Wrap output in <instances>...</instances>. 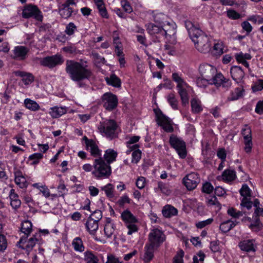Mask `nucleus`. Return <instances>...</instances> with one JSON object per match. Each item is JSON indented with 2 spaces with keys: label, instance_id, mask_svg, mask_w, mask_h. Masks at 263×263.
<instances>
[{
  "label": "nucleus",
  "instance_id": "1",
  "mask_svg": "<svg viewBox=\"0 0 263 263\" xmlns=\"http://www.w3.org/2000/svg\"><path fill=\"white\" fill-rule=\"evenodd\" d=\"M65 65V71L69 78L77 82L80 87H85V82L89 81L93 76L91 69L86 64L82 62L68 60Z\"/></svg>",
  "mask_w": 263,
  "mask_h": 263
},
{
  "label": "nucleus",
  "instance_id": "2",
  "mask_svg": "<svg viewBox=\"0 0 263 263\" xmlns=\"http://www.w3.org/2000/svg\"><path fill=\"white\" fill-rule=\"evenodd\" d=\"M189 36L194 43L196 48L200 52L207 53L211 49V44L208 36L192 22L186 20L184 22Z\"/></svg>",
  "mask_w": 263,
  "mask_h": 263
},
{
  "label": "nucleus",
  "instance_id": "3",
  "mask_svg": "<svg viewBox=\"0 0 263 263\" xmlns=\"http://www.w3.org/2000/svg\"><path fill=\"white\" fill-rule=\"evenodd\" d=\"M199 71L201 77L211 80V85L214 84L217 87H221L226 90H228L231 87V81L226 78L221 73H217L216 68L211 65H201L199 67Z\"/></svg>",
  "mask_w": 263,
  "mask_h": 263
},
{
  "label": "nucleus",
  "instance_id": "4",
  "mask_svg": "<svg viewBox=\"0 0 263 263\" xmlns=\"http://www.w3.org/2000/svg\"><path fill=\"white\" fill-rule=\"evenodd\" d=\"M91 173L97 179L108 178L111 174V168L109 164L105 162L103 158L94 159L93 170Z\"/></svg>",
  "mask_w": 263,
  "mask_h": 263
},
{
  "label": "nucleus",
  "instance_id": "5",
  "mask_svg": "<svg viewBox=\"0 0 263 263\" xmlns=\"http://www.w3.org/2000/svg\"><path fill=\"white\" fill-rule=\"evenodd\" d=\"M173 80L177 83V88L183 105L189 103V97L186 88L189 87L188 84L179 76L177 73L172 74Z\"/></svg>",
  "mask_w": 263,
  "mask_h": 263
},
{
  "label": "nucleus",
  "instance_id": "6",
  "mask_svg": "<svg viewBox=\"0 0 263 263\" xmlns=\"http://www.w3.org/2000/svg\"><path fill=\"white\" fill-rule=\"evenodd\" d=\"M117 128V124L113 120H106L102 122H100L98 126V129L100 132L110 139L117 136L116 134Z\"/></svg>",
  "mask_w": 263,
  "mask_h": 263
},
{
  "label": "nucleus",
  "instance_id": "7",
  "mask_svg": "<svg viewBox=\"0 0 263 263\" xmlns=\"http://www.w3.org/2000/svg\"><path fill=\"white\" fill-rule=\"evenodd\" d=\"M121 217L128 229V235H132L138 231V228L136 224L138 220L129 210L124 211L121 214Z\"/></svg>",
  "mask_w": 263,
  "mask_h": 263
},
{
  "label": "nucleus",
  "instance_id": "8",
  "mask_svg": "<svg viewBox=\"0 0 263 263\" xmlns=\"http://www.w3.org/2000/svg\"><path fill=\"white\" fill-rule=\"evenodd\" d=\"M22 14V17L24 18L33 17L35 20L40 22H42L43 18L42 12L38 7L31 4L24 6Z\"/></svg>",
  "mask_w": 263,
  "mask_h": 263
},
{
  "label": "nucleus",
  "instance_id": "9",
  "mask_svg": "<svg viewBox=\"0 0 263 263\" xmlns=\"http://www.w3.org/2000/svg\"><path fill=\"white\" fill-rule=\"evenodd\" d=\"M170 143L171 146L177 151L180 158L183 159L186 157V145L181 139L174 135H172L170 137Z\"/></svg>",
  "mask_w": 263,
  "mask_h": 263
},
{
  "label": "nucleus",
  "instance_id": "10",
  "mask_svg": "<svg viewBox=\"0 0 263 263\" xmlns=\"http://www.w3.org/2000/svg\"><path fill=\"white\" fill-rule=\"evenodd\" d=\"M146 29L148 33L151 35L159 34L171 36L175 33V30L173 27L171 30H166L165 28H163V27L153 23L147 24L146 25Z\"/></svg>",
  "mask_w": 263,
  "mask_h": 263
},
{
  "label": "nucleus",
  "instance_id": "11",
  "mask_svg": "<svg viewBox=\"0 0 263 263\" xmlns=\"http://www.w3.org/2000/svg\"><path fill=\"white\" fill-rule=\"evenodd\" d=\"M64 62L62 57L60 54H55L51 56H47L42 59L40 63L41 65L53 68L58 65H61Z\"/></svg>",
  "mask_w": 263,
  "mask_h": 263
},
{
  "label": "nucleus",
  "instance_id": "12",
  "mask_svg": "<svg viewBox=\"0 0 263 263\" xmlns=\"http://www.w3.org/2000/svg\"><path fill=\"white\" fill-rule=\"evenodd\" d=\"M200 182L199 174L192 172L186 175L182 179V182L189 191L194 190Z\"/></svg>",
  "mask_w": 263,
  "mask_h": 263
},
{
  "label": "nucleus",
  "instance_id": "13",
  "mask_svg": "<svg viewBox=\"0 0 263 263\" xmlns=\"http://www.w3.org/2000/svg\"><path fill=\"white\" fill-rule=\"evenodd\" d=\"M165 240L163 232L158 229L153 230L148 235V245L158 247Z\"/></svg>",
  "mask_w": 263,
  "mask_h": 263
},
{
  "label": "nucleus",
  "instance_id": "14",
  "mask_svg": "<svg viewBox=\"0 0 263 263\" xmlns=\"http://www.w3.org/2000/svg\"><path fill=\"white\" fill-rule=\"evenodd\" d=\"M103 106L109 111L114 109L118 105L117 97L110 92L104 93L102 97Z\"/></svg>",
  "mask_w": 263,
  "mask_h": 263
},
{
  "label": "nucleus",
  "instance_id": "15",
  "mask_svg": "<svg viewBox=\"0 0 263 263\" xmlns=\"http://www.w3.org/2000/svg\"><path fill=\"white\" fill-rule=\"evenodd\" d=\"M156 117L157 123L165 132L172 133L174 131V128L172 125L171 119L165 116L161 111L156 113Z\"/></svg>",
  "mask_w": 263,
  "mask_h": 263
},
{
  "label": "nucleus",
  "instance_id": "16",
  "mask_svg": "<svg viewBox=\"0 0 263 263\" xmlns=\"http://www.w3.org/2000/svg\"><path fill=\"white\" fill-rule=\"evenodd\" d=\"M29 49L24 46H17L14 47L12 50V57L16 60H24L26 58Z\"/></svg>",
  "mask_w": 263,
  "mask_h": 263
},
{
  "label": "nucleus",
  "instance_id": "17",
  "mask_svg": "<svg viewBox=\"0 0 263 263\" xmlns=\"http://www.w3.org/2000/svg\"><path fill=\"white\" fill-rule=\"evenodd\" d=\"M21 232L23 233L25 236H22L19 241L18 243H24L26 242V238H27L30 233L32 230V223L29 220H25L22 222L21 224Z\"/></svg>",
  "mask_w": 263,
  "mask_h": 263
},
{
  "label": "nucleus",
  "instance_id": "18",
  "mask_svg": "<svg viewBox=\"0 0 263 263\" xmlns=\"http://www.w3.org/2000/svg\"><path fill=\"white\" fill-rule=\"evenodd\" d=\"M236 178V172L233 170L227 169L224 170L222 175L218 176L216 179L218 181L222 180L228 183L234 181Z\"/></svg>",
  "mask_w": 263,
  "mask_h": 263
},
{
  "label": "nucleus",
  "instance_id": "19",
  "mask_svg": "<svg viewBox=\"0 0 263 263\" xmlns=\"http://www.w3.org/2000/svg\"><path fill=\"white\" fill-rule=\"evenodd\" d=\"M37 235V234L33 235V236L30 238L28 240H27V238H26V242L24 243H18V245H19L18 247L22 249L26 250V251L28 252V254H29L38 241V239L36 238Z\"/></svg>",
  "mask_w": 263,
  "mask_h": 263
},
{
  "label": "nucleus",
  "instance_id": "20",
  "mask_svg": "<svg viewBox=\"0 0 263 263\" xmlns=\"http://www.w3.org/2000/svg\"><path fill=\"white\" fill-rule=\"evenodd\" d=\"M230 73L233 79L238 82L242 80L245 76V72L241 67L238 66H233L231 67Z\"/></svg>",
  "mask_w": 263,
  "mask_h": 263
},
{
  "label": "nucleus",
  "instance_id": "21",
  "mask_svg": "<svg viewBox=\"0 0 263 263\" xmlns=\"http://www.w3.org/2000/svg\"><path fill=\"white\" fill-rule=\"evenodd\" d=\"M118 156V153L113 149L109 148L105 151L104 154L102 157L106 163L110 164L116 160Z\"/></svg>",
  "mask_w": 263,
  "mask_h": 263
},
{
  "label": "nucleus",
  "instance_id": "22",
  "mask_svg": "<svg viewBox=\"0 0 263 263\" xmlns=\"http://www.w3.org/2000/svg\"><path fill=\"white\" fill-rule=\"evenodd\" d=\"M235 58L238 63L242 64L247 68L249 67V64L247 62V60H250L252 58L250 54L248 53H244L242 52H240L239 53H235Z\"/></svg>",
  "mask_w": 263,
  "mask_h": 263
},
{
  "label": "nucleus",
  "instance_id": "23",
  "mask_svg": "<svg viewBox=\"0 0 263 263\" xmlns=\"http://www.w3.org/2000/svg\"><path fill=\"white\" fill-rule=\"evenodd\" d=\"M16 76L20 77L25 85H28L31 83L34 80L33 76L30 73H27L22 71H14Z\"/></svg>",
  "mask_w": 263,
  "mask_h": 263
},
{
  "label": "nucleus",
  "instance_id": "24",
  "mask_svg": "<svg viewBox=\"0 0 263 263\" xmlns=\"http://www.w3.org/2000/svg\"><path fill=\"white\" fill-rule=\"evenodd\" d=\"M87 150L90 152L91 155L95 159L102 158L101 151L99 148L95 141H93L92 143L87 146Z\"/></svg>",
  "mask_w": 263,
  "mask_h": 263
},
{
  "label": "nucleus",
  "instance_id": "25",
  "mask_svg": "<svg viewBox=\"0 0 263 263\" xmlns=\"http://www.w3.org/2000/svg\"><path fill=\"white\" fill-rule=\"evenodd\" d=\"M67 112V108L65 107L54 106L50 108L49 114L53 118H58Z\"/></svg>",
  "mask_w": 263,
  "mask_h": 263
},
{
  "label": "nucleus",
  "instance_id": "26",
  "mask_svg": "<svg viewBox=\"0 0 263 263\" xmlns=\"http://www.w3.org/2000/svg\"><path fill=\"white\" fill-rule=\"evenodd\" d=\"M155 247L146 243L145 246V253L143 260L145 262H149L154 257V248Z\"/></svg>",
  "mask_w": 263,
  "mask_h": 263
},
{
  "label": "nucleus",
  "instance_id": "27",
  "mask_svg": "<svg viewBox=\"0 0 263 263\" xmlns=\"http://www.w3.org/2000/svg\"><path fill=\"white\" fill-rule=\"evenodd\" d=\"M9 197L10 199V204L14 209H17L21 204V201L18 199V196L15 193L14 190H10Z\"/></svg>",
  "mask_w": 263,
  "mask_h": 263
},
{
  "label": "nucleus",
  "instance_id": "28",
  "mask_svg": "<svg viewBox=\"0 0 263 263\" xmlns=\"http://www.w3.org/2000/svg\"><path fill=\"white\" fill-rule=\"evenodd\" d=\"M98 222L91 217H88L85 224L87 230L91 235L95 234L98 229Z\"/></svg>",
  "mask_w": 263,
  "mask_h": 263
},
{
  "label": "nucleus",
  "instance_id": "29",
  "mask_svg": "<svg viewBox=\"0 0 263 263\" xmlns=\"http://www.w3.org/2000/svg\"><path fill=\"white\" fill-rule=\"evenodd\" d=\"M238 223V222L236 221V220L234 221L230 220H227L220 224L219 229L223 233H226L231 230Z\"/></svg>",
  "mask_w": 263,
  "mask_h": 263
},
{
  "label": "nucleus",
  "instance_id": "30",
  "mask_svg": "<svg viewBox=\"0 0 263 263\" xmlns=\"http://www.w3.org/2000/svg\"><path fill=\"white\" fill-rule=\"evenodd\" d=\"M162 214L165 217L169 218L176 215L178 213L177 210L171 205H166L162 211Z\"/></svg>",
  "mask_w": 263,
  "mask_h": 263
},
{
  "label": "nucleus",
  "instance_id": "31",
  "mask_svg": "<svg viewBox=\"0 0 263 263\" xmlns=\"http://www.w3.org/2000/svg\"><path fill=\"white\" fill-rule=\"evenodd\" d=\"M139 145L138 144H133L132 145V149L129 151V152L131 151H133L132 153V162L133 163H137L141 159V152L138 149Z\"/></svg>",
  "mask_w": 263,
  "mask_h": 263
},
{
  "label": "nucleus",
  "instance_id": "32",
  "mask_svg": "<svg viewBox=\"0 0 263 263\" xmlns=\"http://www.w3.org/2000/svg\"><path fill=\"white\" fill-rule=\"evenodd\" d=\"M243 89L240 87L235 88L231 92L230 96L228 97V101L237 100L243 96Z\"/></svg>",
  "mask_w": 263,
  "mask_h": 263
},
{
  "label": "nucleus",
  "instance_id": "33",
  "mask_svg": "<svg viewBox=\"0 0 263 263\" xmlns=\"http://www.w3.org/2000/svg\"><path fill=\"white\" fill-rule=\"evenodd\" d=\"M15 182L21 188L27 187V181L26 178L22 175L20 172H17L15 173Z\"/></svg>",
  "mask_w": 263,
  "mask_h": 263
},
{
  "label": "nucleus",
  "instance_id": "34",
  "mask_svg": "<svg viewBox=\"0 0 263 263\" xmlns=\"http://www.w3.org/2000/svg\"><path fill=\"white\" fill-rule=\"evenodd\" d=\"M191 104L192 111L195 114L200 112L203 108L201 101L196 98H193L191 101Z\"/></svg>",
  "mask_w": 263,
  "mask_h": 263
},
{
  "label": "nucleus",
  "instance_id": "35",
  "mask_svg": "<svg viewBox=\"0 0 263 263\" xmlns=\"http://www.w3.org/2000/svg\"><path fill=\"white\" fill-rule=\"evenodd\" d=\"M240 249L246 252L255 251L254 245L252 240H246L239 243Z\"/></svg>",
  "mask_w": 263,
  "mask_h": 263
},
{
  "label": "nucleus",
  "instance_id": "36",
  "mask_svg": "<svg viewBox=\"0 0 263 263\" xmlns=\"http://www.w3.org/2000/svg\"><path fill=\"white\" fill-rule=\"evenodd\" d=\"M84 259L87 263H101L99 258L91 251H86L84 253Z\"/></svg>",
  "mask_w": 263,
  "mask_h": 263
},
{
  "label": "nucleus",
  "instance_id": "37",
  "mask_svg": "<svg viewBox=\"0 0 263 263\" xmlns=\"http://www.w3.org/2000/svg\"><path fill=\"white\" fill-rule=\"evenodd\" d=\"M73 12L72 9L71 7H68L64 5H62L61 8L59 9V13L60 15L64 18H68L71 16Z\"/></svg>",
  "mask_w": 263,
  "mask_h": 263
},
{
  "label": "nucleus",
  "instance_id": "38",
  "mask_svg": "<svg viewBox=\"0 0 263 263\" xmlns=\"http://www.w3.org/2000/svg\"><path fill=\"white\" fill-rule=\"evenodd\" d=\"M72 245L75 251L80 252L84 251L85 247L80 237L75 238L72 241Z\"/></svg>",
  "mask_w": 263,
  "mask_h": 263
},
{
  "label": "nucleus",
  "instance_id": "39",
  "mask_svg": "<svg viewBox=\"0 0 263 263\" xmlns=\"http://www.w3.org/2000/svg\"><path fill=\"white\" fill-rule=\"evenodd\" d=\"M97 6L100 15L104 18H108L107 11L105 8L103 0H93Z\"/></svg>",
  "mask_w": 263,
  "mask_h": 263
},
{
  "label": "nucleus",
  "instance_id": "40",
  "mask_svg": "<svg viewBox=\"0 0 263 263\" xmlns=\"http://www.w3.org/2000/svg\"><path fill=\"white\" fill-rule=\"evenodd\" d=\"M24 104L26 108L32 111L37 110L40 108V106L35 101L29 99H25Z\"/></svg>",
  "mask_w": 263,
  "mask_h": 263
},
{
  "label": "nucleus",
  "instance_id": "41",
  "mask_svg": "<svg viewBox=\"0 0 263 263\" xmlns=\"http://www.w3.org/2000/svg\"><path fill=\"white\" fill-rule=\"evenodd\" d=\"M106 81L108 84L114 87H119L121 86V81L115 74H111L109 78H107Z\"/></svg>",
  "mask_w": 263,
  "mask_h": 263
},
{
  "label": "nucleus",
  "instance_id": "42",
  "mask_svg": "<svg viewBox=\"0 0 263 263\" xmlns=\"http://www.w3.org/2000/svg\"><path fill=\"white\" fill-rule=\"evenodd\" d=\"M115 231L114 224L110 222L106 223L104 232L107 238H110Z\"/></svg>",
  "mask_w": 263,
  "mask_h": 263
},
{
  "label": "nucleus",
  "instance_id": "43",
  "mask_svg": "<svg viewBox=\"0 0 263 263\" xmlns=\"http://www.w3.org/2000/svg\"><path fill=\"white\" fill-rule=\"evenodd\" d=\"M101 190L105 192L107 197L112 198L114 196V186L112 184H107V185L102 187Z\"/></svg>",
  "mask_w": 263,
  "mask_h": 263
},
{
  "label": "nucleus",
  "instance_id": "44",
  "mask_svg": "<svg viewBox=\"0 0 263 263\" xmlns=\"http://www.w3.org/2000/svg\"><path fill=\"white\" fill-rule=\"evenodd\" d=\"M210 82V80L201 76L197 78L196 80L197 85L201 88L206 87L209 84H211Z\"/></svg>",
  "mask_w": 263,
  "mask_h": 263
},
{
  "label": "nucleus",
  "instance_id": "45",
  "mask_svg": "<svg viewBox=\"0 0 263 263\" xmlns=\"http://www.w3.org/2000/svg\"><path fill=\"white\" fill-rule=\"evenodd\" d=\"M167 99L168 102L173 109H177L178 108V101L174 94H169L167 96Z\"/></svg>",
  "mask_w": 263,
  "mask_h": 263
},
{
  "label": "nucleus",
  "instance_id": "46",
  "mask_svg": "<svg viewBox=\"0 0 263 263\" xmlns=\"http://www.w3.org/2000/svg\"><path fill=\"white\" fill-rule=\"evenodd\" d=\"M240 194L243 198H250L251 196V191L248 186V185L246 184H244L242 185L241 189L239 191Z\"/></svg>",
  "mask_w": 263,
  "mask_h": 263
},
{
  "label": "nucleus",
  "instance_id": "47",
  "mask_svg": "<svg viewBox=\"0 0 263 263\" xmlns=\"http://www.w3.org/2000/svg\"><path fill=\"white\" fill-rule=\"evenodd\" d=\"M63 50L68 53L72 54V55H77L80 53V50H79L74 46L70 45L64 47L63 48Z\"/></svg>",
  "mask_w": 263,
  "mask_h": 263
},
{
  "label": "nucleus",
  "instance_id": "48",
  "mask_svg": "<svg viewBox=\"0 0 263 263\" xmlns=\"http://www.w3.org/2000/svg\"><path fill=\"white\" fill-rule=\"evenodd\" d=\"M77 30V26L73 23H69L66 26L65 32L68 35H72Z\"/></svg>",
  "mask_w": 263,
  "mask_h": 263
},
{
  "label": "nucleus",
  "instance_id": "49",
  "mask_svg": "<svg viewBox=\"0 0 263 263\" xmlns=\"http://www.w3.org/2000/svg\"><path fill=\"white\" fill-rule=\"evenodd\" d=\"M242 134L244 138V140H251V130L248 125H245V128L242 130Z\"/></svg>",
  "mask_w": 263,
  "mask_h": 263
},
{
  "label": "nucleus",
  "instance_id": "50",
  "mask_svg": "<svg viewBox=\"0 0 263 263\" xmlns=\"http://www.w3.org/2000/svg\"><path fill=\"white\" fill-rule=\"evenodd\" d=\"M253 91L256 92L263 89V80H258L252 86Z\"/></svg>",
  "mask_w": 263,
  "mask_h": 263
},
{
  "label": "nucleus",
  "instance_id": "51",
  "mask_svg": "<svg viewBox=\"0 0 263 263\" xmlns=\"http://www.w3.org/2000/svg\"><path fill=\"white\" fill-rule=\"evenodd\" d=\"M7 248L6 237L3 234H0V252H4Z\"/></svg>",
  "mask_w": 263,
  "mask_h": 263
},
{
  "label": "nucleus",
  "instance_id": "52",
  "mask_svg": "<svg viewBox=\"0 0 263 263\" xmlns=\"http://www.w3.org/2000/svg\"><path fill=\"white\" fill-rule=\"evenodd\" d=\"M43 155L41 153H34L29 157V160H32V164H36L39 163V160L42 159Z\"/></svg>",
  "mask_w": 263,
  "mask_h": 263
},
{
  "label": "nucleus",
  "instance_id": "53",
  "mask_svg": "<svg viewBox=\"0 0 263 263\" xmlns=\"http://www.w3.org/2000/svg\"><path fill=\"white\" fill-rule=\"evenodd\" d=\"M213 221V218H209L205 220L199 221L196 224V226L198 229H202L206 226L210 225Z\"/></svg>",
  "mask_w": 263,
  "mask_h": 263
},
{
  "label": "nucleus",
  "instance_id": "54",
  "mask_svg": "<svg viewBox=\"0 0 263 263\" xmlns=\"http://www.w3.org/2000/svg\"><path fill=\"white\" fill-rule=\"evenodd\" d=\"M228 214L234 218H239L243 215L241 212L237 211L234 208H231L228 209Z\"/></svg>",
  "mask_w": 263,
  "mask_h": 263
},
{
  "label": "nucleus",
  "instance_id": "55",
  "mask_svg": "<svg viewBox=\"0 0 263 263\" xmlns=\"http://www.w3.org/2000/svg\"><path fill=\"white\" fill-rule=\"evenodd\" d=\"M184 256V252L180 250L174 257L173 263H183V257Z\"/></svg>",
  "mask_w": 263,
  "mask_h": 263
},
{
  "label": "nucleus",
  "instance_id": "56",
  "mask_svg": "<svg viewBox=\"0 0 263 263\" xmlns=\"http://www.w3.org/2000/svg\"><path fill=\"white\" fill-rule=\"evenodd\" d=\"M227 13L228 17L233 20H237L240 17V14L234 10H229Z\"/></svg>",
  "mask_w": 263,
  "mask_h": 263
},
{
  "label": "nucleus",
  "instance_id": "57",
  "mask_svg": "<svg viewBox=\"0 0 263 263\" xmlns=\"http://www.w3.org/2000/svg\"><path fill=\"white\" fill-rule=\"evenodd\" d=\"M2 39H0V52L8 53L10 50L9 44L7 42L2 43Z\"/></svg>",
  "mask_w": 263,
  "mask_h": 263
},
{
  "label": "nucleus",
  "instance_id": "58",
  "mask_svg": "<svg viewBox=\"0 0 263 263\" xmlns=\"http://www.w3.org/2000/svg\"><path fill=\"white\" fill-rule=\"evenodd\" d=\"M213 186L211 183L206 182L202 185V192L207 194H210L213 191Z\"/></svg>",
  "mask_w": 263,
  "mask_h": 263
},
{
  "label": "nucleus",
  "instance_id": "59",
  "mask_svg": "<svg viewBox=\"0 0 263 263\" xmlns=\"http://www.w3.org/2000/svg\"><path fill=\"white\" fill-rule=\"evenodd\" d=\"M206 202L208 205H217L218 208H220V204L215 196L207 198Z\"/></svg>",
  "mask_w": 263,
  "mask_h": 263
},
{
  "label": "nucleus",
  "instance_id": "60",
  "mask_svg": "<svg viewBox=\"0 0 263 263\" xmlns=\"http://www.w3.org/2000/svg\"><path fill=\"white\" fill-rule=\"evenodd\" d=\"M204 257L205 254L202 251H200L198 253L197 256H194L193 258V263H199V261H203L204 259Z\"/></svg>",
  "mask_w": 263,
  "mask_h": 263
},
{
  "label": "nucleus",
  "instance_id": "61",
  "mask_svg": "<svg viewBox=\"0 0 263 263\" xmlns=\"http://www.w3.org/2000/svg\"><path fill=\"white\" fill-rule=\"evenodd\" d=\"M241 206L246 208L248 210H250L252 206V202L250 201V198H243L241 200Z\"/></svg>",
  "mask_w": 263,
  "mask_h": 263
},
{
  "label": "nucleus",
  "instance_id": "62",
  "mask_svg": "<svg viewBox=\"0 0 263 263\" xmlns=\"http://www.w3.org/2000/svg\"><path fill=\"white\" fill-rule=\"evenodd\" d=\"M158 188L165 195H168L171 193V191L169 190L167 185L162 182L158 183Z\"/></svg>",
  "mask_w": 263,
  "mask_h": 263
},
{
  "label": "nucleus",
  "instance_id": "63",
  "mask_svg": "<svg viewBox=\"0 0 263 263\" xmlns=\"http://www.w3.org/2000/svg\"><path fill=\"white\" fill-rule=\"evenodd\" d=\"M121 5L125 12L128 13H130L133 11L132 7L129 4V2H128L127 1H122Z\"/></svg>",
  "mask_w": 263,
  "mask_h": 263
},
{
  "label": "nucleus",
  "instance_id": "64",
  "mask_svg": "<svg viewBox=\"0 0 263 263\" xmlns=\"http://www.w3.org/2000/svg\"><path fill=\"white\" fill-rule=\"evenodd\" d=\"M213 48L216 53L221 54L223 53V46L221 42L214 44Z\"/></svg>",
  "mask_w": 263,
  "mask_h": 263
}]
</instances>
